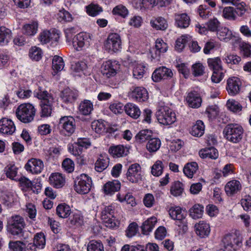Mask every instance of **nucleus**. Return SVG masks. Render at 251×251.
I'll use <instances>...</instances> for the list:
<instances>
[{
    "label": "nucleus",
    "instance_id": "nucleus-1",
    "mask_svg": "<svg viewBox=\"0 0 251 251\" xmlns=\"http://www.w3.org/2000/svg\"><path fill=\"white\" fill-rule=\"evenodd\" d=\"M34 106L29 103L20 104L16 109V117L24 123H29L34 120L36 113Z\"/></svg>",
    "mask_w": 251,
    "mask_h": 251
},
{
    "label": "nucleus",
    "instance_id": "nucleus-2",
    "mask_svg": "<svg viewBox=\"0 0 251 251\" xmlns=\"http://www.w3.org/2000/svg\"><path fill=\"white\" fill-rule=\"evenodd\" d=\"M25 226L24 218L20 216L15 215L8 219L7 230L11 235L21 237L23 236Z\"/></svg>",
    "mask_w": 251,
    "mask_h": 251
},
{
    "label": "nucleus",
    "instance_id": "nucleus-3",
    "mask_svg": "<svg viewBox=\"0 0 251 251\" xmlns=\"http://www.w3.org/2000/svg\"><path fill=\"white\" fill-rule=\"evenodd\" d=\"M158 122L164 125H170L176 121V114L169 107L161 106L156 112Z\"/></svg>",
    "mask_w": 251,
    "mask_h": 251
},
{
    "label": "nucleus",
    "instance_id": "nucleus-4",
    "mask_svg": "<svg viewBox=\"0 0 251 251\" xmlns=\"http://www.w3.org/2000/svg\"><path fill=\"white\" fill-rule=\"evenodd\" d=\"M92 185V180L91 178L88 175L82 174L75 178L74 188L77 193L84 195L90 192Z\"/></svg>",
    "mask_w": 251,
    "mask_h": 251
},
{
    "label": "nucleus",
    "instance_id": "nucleus-5",
    "mask_svg": "<svg viewBox=\"0 0 251 251\" xmlns=\"http://www.w3.org/2000/svg\"><path fill=\"white\" fill-rule=\"evenodd\" d=\"M223 133L227 140L236 143L242 138L243 128L237 124H229L225 127Z\"/></svg>",
    "mask_w": 251,
    "mask_h": 251
},
{
    "label": "nucleus",
    "instance_id": "nucleus-6",
    "mask_svg": "<svg viewBox=\"0 0 251 251\" xmlns=\"http://www.w3.org/2000/svg\"><path fill=\"white\" fill-rule=\"evenodd\" d=\"M142 172L139 164L134 163L128 167L126 174L127 179L133 183H137L142 179Z\"/></svg>",
    "mask_w": 251,
    "mask_h": 251
},
{
    "label": "nucleus",
    "instance_id": "nucleus-7",
    "mask_svg": "<svg viewBox=\"0 0 251 251\" xmlns=\"http://www.w3.org/2000/svg\"><path fill=\"white\" fill-rule=\"evenodd\" d=\"M104 46L109 52H116L120 50L122 48V41L120 35L117 33L109 34Z\"/></svg>",
    "mask_w": 251,
    "mask_h": 251
},
{
    "label": "nucleus",
    "instance_id": "nucleus-8",
    "mask_svg": "<svg viewBox=\"0 0 251 251\" xmlns=\"http://www.w3.org/2000/svg\"><path fill=\"white\" fill-rule=\"evenodd\" d=\"M114 209L111 206H106L101 211V218L105 226L113 228L117 226V221L114 216Z\"/></svg>",
    "mask_w": 251,
    "mask_h": 251
},
{
    "label": "nucleus",
    "instance_id": "nucleus-9",
    "mask_svg": "<svg viewBox=\"0 0 251 251\" xmlns=\"http://www.w3.org/2000/svg\"><path fill=\"white\" fill-rule=\"evenodd\" d=\"M119 69V64L117 61L108 60L102 64L101 72L103 76L109 78L115 76Z\"/></svg>",
    "mask_w": 251,
    "mask_h": 251
},
{
    "label": "nucleus",
    "instance_id": "nucleus-10",
    "mask_svg": "<svg viewBox=\"0 0 251 251\" xmlns=\"http://www.w3.org/2000/svg\"><path fill=\"white\" fill-rule=\"evenodd\" d=\"M173 75L172 70L163 66L155 70L152 74V78L154 82H159L162 80L171 78Z\"/></svg>",
    "mask_w": 251,
    "mask_h": 251
},
{
    "label": "nucleus",
    "instance_id": "nucleus-11",
    "mask_svg": "<svg viewBox=\"0 0 251 251\" xmlns=\"http://www.w3.org/2000/svg\"><path fill=\"white\" fill-rule=\"evenodd\" d=\"M59 126L68 134H72L75 130V122L73 117L63 116L59 119Z\"/></svg>",
    "mask_w": 251,
    "mask_h": 251
},
{
    "label": "nucleus",
    "instance_id": "nucleus-12",
    "mask_svg": "<svg viewBox=\"0 0 251 251\" xmlns=\"http://www.w3.org/2000/svg\"><path fill=\"white\" fill-rule=\"evenodd\" d=\"M44 167L43 162L36 158H31L25 165V170L32 174L40 173Z\"/></svg>",
    "mask_w": 251,
    "mask_h": 251
},
{
    "label": "nucleus",
    "instance_id": "nucleus-13",
    "mask_svg": "<svg viewBox=\"0 0 251 251\" xmlns=\"http://www.w3.org/2000/svg\"><path fill=\"white\" fill-rule=\"evenodd\" d=\"M224 247L228 251L232 249L236 250L237 247L241 244L239 238L235 235L228 234L226 235L223 239Z\"/></svg>",
    "mask_w": 251,
    "mask_h": 251
},
{
    "label": "nucleus",
    "instance_id": "nucleus-14",
    "mask_svg": "<svg viewBox=\"0 0 251 251\" xmlns=\"http://www.w3.org/2000/svg\"><path fill=\"white\" fill-rule=\"evenodd\" d=\"M88 39V35L86 33L80 32L73 39V47L77 50H81L83 47L89 45Z\"/></svg>",
    "mask_w": 251,
    "mask_h": 251
},
{
    "label": "nucleus",
    "instance_id": "nucleus-15",
    "mask_svg": "<svg viewBox=\"0 0 251 251\" xmlns=\"http://www.w3.org/2000/svg\"><path fill=\"white\" fill-rule=\"evenodd\" d=\"M16 127L13 121L7 118H2L0 120V132L5 134H12Z\"/></svg>",
    "mask_w": 251,
    "mask_h": 251
},
{
    "label": "nucleus",
    "instance_id": "nucleus-16",
    "mask_svg": "<svg viewBox=\"0 0 251 251\" xmlns=\"http://www.w3.org/2000/svg\"><path fill=\"white\" fill-rule=\"evenodd\" d=\"M241 85L240 79L236 77H232L227 81L226 89L229 95L234 96L239 93Z\"/></svg>",
    "mask_w": 251,
    "mask_h": 251
},
{
    "label": "nucleus",
    "instance_id": "nucleus-17",
    "mask_svg": "<svg viewBox=\"0 0 251 251\" xmlns=\"http://www.w3.org/2000/svg\"><path fill=\"white\" fill-rule=\"evenodd\" d=\"M169 213L172 219L176 220V224L178 226H180L179 223L183 224L186 213L184 211H182L179 206L171 207L169 210Z\"/></svg>",
    "mask_w": 251,
    "mask_h": 251
},
{
    "label": "nucleus",
    "instance_id": "nucleus-18",
    "mask_svg": "<svg viewBox=\"0 0 251 251\" xmlns=\"http://www.w3.org/2000/svg\"><path fill=\"white\" fill-rule=\"evenodd\" d=\"M242 189L240 182L237 180H232L228 182L225 187V190L228 196H232L240 192Z\"/></svg>",
    "mask_w": 251,
    "mask_h": 251
},
{
    "label": "nucleus",
    "instance_id": "nucleus-19",
    "mask_svg": "<svg viewBox=\"0 0 251 251\" xmlns=\"http://www.w3.org/2000/svg\"><path fill=\"white\" fill-rule=\"evenodd\" d=\"M195 232L197 235L201 238L207 237L210 232L209 224L204 221H200L195 226Z\"/></svg>",
    "mask_w": 251,
    "mask_h": 251
},
{
    "label": "nucleus",
    "instance_id": "nucleus-20",
    "mask_svg": "<svg viewBox=\"0 0 251 251\" xmlns=\"http://www.w3.org/2000/svg\"><path fill=\"white\" fill-rule=\"evenodd\" d=\"M18 181H20L21 187L23 189H25L28 190H32L34 193L38 194L40 192L41 187L39 184H33V182L30 181L28 178L25 177L21 176L18 178Z\"/></svg>",
    "mask_w": 251,
    "mask_h": 251
},
{
    "label": "nucleus",
    "instance_id": "nucleus-21",
    "mask_svg": "<svg viewBox=\"0 0 251 251\" xmlns=\"http://www.w3.org/2000/svg\"><path fill=\"white\" fill-rule=\"evenodd\" d=\"M59 35L54 31L44 30L40 33L39 40L42 44H47L50 41H56Z\"/></svg>",
    "mask_w": 251,
    "mask_h": 251
},
{
    "label": "nucleus",
    "instance_id": "nucleus-22",
    "mask_svg": "<svg viewBox=\"0 0 251 251\" xmlns=\"http://www.w3.org/2000/svg\"><path fill=\"white\" fill-rule=\"evenodd\" d=\"M50 184L56 188L62 187L65 183V178L59 173H52L49 178Z\"/></svg>",
    "mask_w": 251,
    "mask_h": 251
},
{
    "label": "nucleus",
    "instance_id": "nucleus-23",
    "mask_svg": "<svg viewBox=\"0 0 251 251\" xmlns=\"http://www.w3.org/2000/svg\"><path fill=\"white\" fill-rule=\"evenodd\" d=\"M53 102V99H50L48 101H41L40 116L41 117H47L51 115Z\"/></svg>",
    "mask_w": 251,
    "mask_h": 251
},
{
    "label": "nucleus",
    "instance_id": "nucleus-24",
    "mask_svg": "<svg viewBox=\"0 0 251 251\" xmlns=\"http://www.w3.org/2000/svg\"><path fill=\"white\" fill-rule=\"evenodd\" d=\"M121 188V183L118 180H114L106 183L103 187L104 192L106 195H112L118 191Z\"/></svg>",
    "mask_w": 251,
    "mask_h": 251
},
{
    "label": "nucleus",
    "instance_id": "nucleus-25",
    "mask_svg": "<svg viewBox=\"0 0 251 251\" xmlns=\"http://www.w3.org/2000/svg\"><path fill=\"white\" fill-rule=\"evenodd\" d=\"M77 96L78 94L76 91L72 90L67 88L62 92L61 98L63 102L65 103H72L76 100Z\"/></svg>",
    "mask_w": 251,
    "mask_h": 251
},
{
    "label": "nucleus",
    "instance_id": "nucleus-26",
    "mask_svg": "<svg viewBox=\"0 0 251 251\" xmlns=\"http://www.w3.org/2000/svg\"><path fill=\"white\" fill-rule=\"evenodd\" d=\"M131 95L132 98L139 101H145L148 99V92L142 87L134 88Z\"/></svg>",
    "mask_w": 251,
    "mask_h": 251
},
{
    "label": "nucleus",
    "instance_id": "nucleus-27",
    "mask_svg": "<svg viewBox=\"0 0 251 251\" xmlns=\"http://www.w3.org/2000/svg\"><path fill=\"white\" fill-rule=\"evenodd\" d=\"M189 106L192 108H198L201 105V98L199 94L195 92L189 93L186 98Z\"/></svg>",
    "mask_w": 251,
    "mask_h": 251
},
{
    "label": "nucleus",
    "instance_id": "nucleus-28",
    "mask_svg": "<svg viewBox=\"0 0 251 251\" xmlns=\"http://www.w3.org/2000/svg\"><path fill=\"white\" fill-rule=\"evenodd\" d=\"M218 13L221 14L223 17L229 20H235L236 17L235 9L231 6H227L224 8L219 6Z\"/></svg>",
    "mask_w": 251,
    "mask_h": 251
},
{
    "label": "nucleus",
    "instance_id": "nucleus-29",
    "mask_svg": "<svg viewBox=\"0 0 251 251\" xmlns=\"http://www.w3.org/2000/svg\"><path fill=\"white\" fill-rule=\"evenodd\" d=\"M109 152L114 157H120L126 155L128 150L123 145H119L111 147L109 149Z\"/></svg>",
    "mask_w": 251,
    "mask_h": 251
},
{
    "label": "nucleus",
    "instance_id": "nucleus-30",
    "mask_svg": "<svg viewBox=\"0 0 251 251\" xmlns=\"http://www.w3.org/2000/svg\"><path fill=\"white\" fill-rule=\"evenodd\" d=\"M199 154L202 158L212 159H217L219 155L217 150L213 147L201 150L199 151Z\"/></svg>",
    "mask_w": 251,
    "mask_h": 251
},
{
    "label": "nucleus",
    "instance_id": "nucleus-31",
    "mask_svg": "<svg viewBox=\"0 0 251 251\" xmlns=\"http://www.w3.org/2000/svg\"><path fill=\"white\" fill-rule=\"evenodd\" d=\"M109 159L106 154H101L95 163V170L101 172L109 165Z\"/></svg>",
    "mask_w": 251,
    "mask_h": 251
},
{
    "label": "nucleus",
    "instance_id": "nucleus-32",
    "mask_svg": "<svg viewBox=\"0 0 251 251\" xmlns=\"http://www.w3.org/2000/svg\"><path fill=\"white\" fill-rule=\"evenodd\" d=\"M124 110L126 114L135 119H137L141 114L139 107L132 103H127L124 106Z\"/></svg>",
    "mask_w": 251,
    "mask_h": 251
},
{
    "label": "nucleus",
    "instance_id": "nucleus-33",
    "mask_svg": "<svg viewBox=\"0 0 251 251\" xmlns=\"http://www.w3.org/2000/svg\"><path fill=\"white\" fill-rule=\"evenodd\" d=\"M217 35L221 41L225 42H227L234 37L232 31L226 27H222L219 29L217 32Z\"/></svg>",
    "mask_w": 251,
    "mask_h": 251
},
{
    "label": "nucleus",
    "instance_id": "nucleus-34",
    "mask_svg": "<svg viewBox=\"0 0 251 251\" xmlns=\"http://www.w3.org/2000/svg\"><path fill=\"white\" fill-rule=\"evenodd\" d=\"M176 24L178 27L186 28L190 24V18L185 13L175 15Z\"/></svg>",
    "mask_w": 251,
    "mask_h": 251
},
{
    "label": "nucleus",
    "instance_id": "nucleus-35",
    "mask_svg": "<svg viewBox=\"0 0 251 251\" xmlns=\"http://www.w3.org/2000/svg\"><path fill=\"white\" fill-rule=\"evenodd\" d=\"M11 31L5 26H0V44L5 45L11 40Z\"/></svg>",
    "mask_w": 251,
    "mask_h": 251
},
{
    "label": "nucleus",
    "instance_id": "nucleus-36",
    "mask_svg": "<svg viewBox=\"0 0 251 251\" xmlns=\"http://www.w3.org/2000/svg\"><path fill=\"white\" fill-rule=\"evenodd\" d=\"M93 110V104L90 100H85L79 105V111L83 115H89Z\"/></svg>",
    "mask_w": 251,
    "mask_h": 251
},
{
    "label": "nucleus",
    "instance_id": "nucleus-37",
    "mask_svg": "<svg viewBox=\"0 0 251 251\" xmlns=\"http://www.w3.org/2000/svg\"><path fill=\"white\" fill-rule=\"evenodd\" d=\"M156 223L157 219L155 217H152L145 221L141 227L143 234H148L154 228Z\"/></svg>",
    "mask_w": 251,
    "mask_h": 251
},
{
    "label": "nucleus",
    "instance_id": "nucleus-38",
    "mask_svg": "<svg viewBox=\"0 0 251 251\" xmlns=\"http://www.w3.org/2000/svg\"><path fill=\"white\" fill-rule=\"evenodd\" d=\"M198 169V165L195 162L187 163L183 168V172L189 178H192Z\"/></svg>",
    "mask_w": 251,
    "mask_h": 251
},
{
    "label": "nucleus",
    "instance_id": "nucleus-39",
    "mask_svg": "<svg viewBox=\"0 0 251 251\" xmlns=\"http://www.w3.org/2000/svg\"><path fill=\"white\" fill-rule=\"evenodd\" d=\"M168 49V46L162 39H157L155 42V46L154 50L155 55L152 56L154 58H157L159 56L161 53H164L166 52Z\"/></svg>",
    "mask_w": 251,
    "mask_h": 251
},
{
    "label": "nucleus",
    "instance_id": "nucleus-40",
    "mask_svg": "<svg viewBox=\"0 0 251 251\" xmlns=\"http://www.w3.org/2000/svg\"><path fill=\"white\" fill-rule=\"evenodd\" d=\"M56 214L62 218H67L71 213L70 207L65 203L59 204L56 207Z\"/></svg>",
    "mask_w": 251,
    "mask_h": 251
},
{
    "label": "nucleus",
    "instance_id": "nucleus-41",
    "mask_svg": "<svg viewBox=\"0 0 251 251\" xmlns=\"http://www.w3.org/2000/svg\"><path fill=\"white\" fill-rule=\"evenodd\" d=\"M204 126L201 121H197L196 124L192 126L190 133L194 136L201 137L204 133Z\"/></svg>",
    "mask_w": 251,
    "mask_h": 251
},
{
    "label": "nucleus",
    "instance_id": "nucleus-42",
    "mask_svg": "<svg viewBox=\"0 0 251 251\" xmlns=\"http://www.w3.org/2000/svg\"><path fill=\"white\" fill-rule=\"evenodd\" d=\"M161 141L157 138H151L146 145L147 150L150 152H154L157 151L161 146Z\"/></svg>",
    "mask_w": 251,
    "mask_h": 251
},
{
    "label": "nucleus",
    "instance_id": "nucleus-43",
    "mask_svg": "<svg viewBox=\"0 0 251 251\" xmlns=\"http://www.w3.org/2000/svg\"><path fill=\"white\" fill-rule=\"evenodd\" d=\"M38 27V23L33 22L31 24L25 25L23 26V33L28 36H33L37 33Z\"/></svg>",
    "mask_w": 251,
    "mask_h": 251
},
{
    "label": "nucleus",
    "instance_id": "nucleus-44",
    "mask_svg": "<svg viewBox=\"0 0 251 251\" xmlns=\"http://www.w3.org/2000/svg\"><path fill=\"white\" fill-rule=\"evenodd\" d=\"M151 24L152 27L157 30H165L168 26V24L165 19L161 17L151 20Z\"/></svg>",
    "mask_w": 251,
    "mask_h": 251
},
{
    "label": "nucleus",
    "instance_id": "nucleus-45",
    "mask_svg": "<svg viewBox=\"0 0 251 251\" xmlns=\"http://www.w3.org/2000/svg\"><path fill=\"white\" fill-rule=\"evenodd\" d=\"M64 67V63L62 58L59 56H54L52 62V67L53 71L56 73L61 71Z\"/></svg>",
    "mask_w": 251,
    "mask_h": 251
},
{
    "label": "nucleus",
    "instance_id": "nucleus-46",
    "mask_svg": "<svg viewBox=\"0 0 251 251\" xmlns=\"http://www.w3.org/2000/svg\"><path fill=\"white\" fill-rule=\"evenodd\" d=\"M207 63L209 67L212 70L213 72L222 70V61L219 57L209 58Z\"/></svg>",
    "mask_w": 251,
    "mask_h": 251
},
{
    "label": "nucleus",
    "instance_id": "nucleus-47",
    "mask_svg": "<svg viewBox=\"0 0 251 251\" xmlns=\"http://www.w3.org/2000/svg\"><path fill=\"white\" fill-rule=\"evenodd\" d=\"M190 215L193 219L201 217L203 212V207L200 204H195L189 210Z\"/></svg>",
    "mask_w": 251,
    "mask_h": 251
},
{
    "label": "nucleus",
    "instance_id": "nucleus-48",
    "mask_svg": "<svg viewBox=\"0 0 251 251\" xmlns=\"http://www.w3.org/2000/svg\"><path fill=\"white\" fill-rule=\"evenodd\" d=\"M87 251H104V247L101 242L91 240L87 245Z\"/></svg>",
    "mask_w": 251,
    "mask_h": 251
},
{
    "label": "nucleus",
    "instance_id": "nucleus-49",
    "mask_svg": "<svg viewBox=\"0 0 251 251\" xmlns=\"http://www.w3.org/2000/svg\"><path fill=\"white\" fill-rule=\"evenodd\" d=\"M151 138V132L149 130H141L136 136V141L141 143L149 141Z\"/></svg>",
    "mask_w": 251,
    "mask_h": 251
},
{
    "label": "nucleus",
    "instance_id": "nucleus-50",
    "mask_svg": "<svg viewBox=\"0 0 251 251\" xmlns=\"http://www.w3.org/2000/svg\"><path fill=\"white\" fill-rule=\"evenodd\" d=\"M163 164L160 160H157L151 167V173L155 176H160L163 173Z\"/></svg>",
    "mask_w": 251,
    "mask_h": 251
},
{
    "label": "nucleus",
    "instance_id": "nucleus-51",
    "mask_svg": "<svg viewBox=\"0 0 251 251\" xmlns=\"http://www.w3.org/2000/svg\"><path fill=\"white\" fill-rule=\"evenodd\" d=\"M183 184L179 181L174 183L171 188V193L175 197L181 195L183 192Z\"/></svg>",
    "mask_w": 251,
    "mask_h": 251
},
{
    "label": "nucleus",
    "instance_id": "nucleus-52",
    "mask_svg": "<svg viewBox=\"0 0 251 251\" xmlns=\"http://www.w3.org/2000/svg\"><path fill=\"white\" fill-rule=\"evenodd\" d=\"M34 243L36 247L40 249H43L46 244L45 236L43 233H36L34 238Z\"/></svg>",
    "mask_w": 251,
    "mask_h": 251
},
{
    "label": "nucleus",
    "instance_id": "nucleus-53",
    "mask_svg": "<svg viewBox=\"0 0 251 251\" xmlns=\"http://www.w3.org/2000/svg\"><path fill=\"white\" fill-rule=\"evenodd\" d=\"M87 13L91 16H96L102 11V8L98 4H91L86 7Z\"/></svg>",
    "mask_w": 251,
    "mask_h": 251
},
{
    "label": "nucleus",
    "instance_id": "nucleus-54",
    "mask_svg": "<svg viewBox=\"0 0 251 251\" xmlns=\"http://www.w3.org/2000/svg\"><path fill=\"white\" fill-rule=\"evenodd\" d=\"M227 108L233 112H239L242 110V106L235 100H229L226 103Z\"/></svg>",
    "mask_w": 251,
    "mask_h": 251
},
{
    "label": "nucleus",
    "instance_id": "nucleus-55",
    "mask_svg": "<svg viewBox=\"0 0 251 251\" xmlns=\"http://www.w3.org/2000/svg\"><path fill=\"white\" fill-rule=\"evenodd\" d=\"M91 127L92 129L98 133L104 132L105 128L104 121L101 120L93 121L92 123Z\"/></svg>",
    "mask_w": 251,
    "mask_h": 251
},
{
    "label": "nucleus",
    "instance_id": "nucleus-56",
    "mask_svg": "<svg viewBox=\"0 0 251 251\" xmlns=\"http://www.w3.org/2000/svg\"><path fill=\"white\" fill-rule=\"evenodd\" d=\"M8 246L13 251H24L25 248V244L20 241H10Z\"/></svg>",
    "mask_w": 251,
    "mask_h": 251
},
{
    "label": "nucleus",
    "instance_id": "nucleus-57",
    "mask_svg": "<svg viewBox=\"0 0 251 251\" xmlns=\"http://www.w3.org/2000/svg\"><path fill=\"white\" fill-rule=\"evenodd\" d=\"M145 66L141 64H136L133 69V76L137 79L143 77L145 74Z\"/></svg>",
    "mask_w": 251,
    "mask_h": 251
},
{
    "label": "nucleus",
    "instance_id": "nucleus-58",
    "mask_svg": "<svg viewBox=\"0 0 251 251\" xmlns=\"http://www.w3.org/2000/svg\"><path fill=\"white\" fill-rule=\"evenodd\" d=\"M72 225L80 226L83 224V219L78 213H74L69 218Z\"/></svg>",
    "mask_w": 251,
    "mask_h": 251
},
{
    "label": "nucleus",
    "instance_id": "nucleus-59",
    "mask_svg": "<svg viewBox=\"0 0 251 251\" xmlns=\"http://www.w3.org/2000/svg\"><path fill=\"white\" fill-rule=\"evenodd\" d=\"M42 50L37 47H32L29 50V56L30 58L35 61H38L42 58Z\"/></svg>",
    "mask_w": 251,
    "mask_h": 251
},
{
    "label": "nucleus",
    "instance_id": "nucleus-60",
    "mask_svg": "<svg viewBox=\"0 0 251 251\" xmlns=\"http://www.w3.org/2000/svg\"><path fill=\"white\" fill-rule=\"evenodd\" d=\"M192 73L195 76L202 75L204 73V67L200 63H196L192 67Z\"/></svg>",
    "mask_w": 251,
    "mask_h": 251
},
{
    "label": "nucleus",
    "instance_id": "nucleus-61",
    "mask_svg": "<svg viewBox=\"0 0 251 251\" xmlns=\"http://www.w3.org/2000/svg\"><path fill=\"white\" fill-rule=\"evenodd\" d=\"M17 168L14 165L8 166L6 168V174L8 177L15 180H18L15 178L17 174Z\"/></svg>",
    "mask_w": 251,
    "mask_h": 251
},
{
    "label": "nucleus",
    "instance_id": "nucleus-62",
    "mask_svg": "<svg viewBox=\"0 0 251 251\" xmlns=\"http://www.w3.org/2000/svg\"><path fill=\"white\" fill-rule=\"evenodd\" d=\"M224 60L227 64L231 65L238 64L241 60V57L236 54H227Z\"/></svg>",
    "mask_w": 251,
    "mask_h": 251
},
{
    "label": "nucleus",
    "instance_id": "nucleus-63",
    "mask_svg": "<svg viewBox=\"0 0 251 251\" xmlns=\"http://www.w3.org/2000/svg\"><path fill=\"white\" fill-rule=\"evenodd\" d=\"M63 168L68 173H71L74 170L75 164L70 158H66L62 163Z\"/></svg>",
    "mask_w": 251,
    "mask_h": 251
},
{
    "label": "nucleus",
    "instance_id": "nucleus-64",
    "mask_svg": "<svg viewBox=\"0 0 251 251\" xmlns=\"http://www.w3.org/2000/svg\"><path fill=\"white\" fill-rule=\"evenodd\" d=\"M241 53L245 57H249L251 55V46L247 43L243 42L240 45Z\"/></svg>",
    "mask_w": 251,
    "mask_h": 251
}]
</instances>
